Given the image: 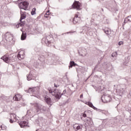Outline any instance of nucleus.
<instances>
[{"mask_svg": "<svg viewBox=\"0 0 131 131\" xmlns=\"http://www.w3.org/2000/svg\"><path fill=\"white\" fill-rule=\"evenodd\" d=\"M36 9L35 8H33V9L32 10V12H31V14H32V15H33L34 14H36Z\"/></svg>", "mask_w": 131, "mask_h": 131, "instance_id": "nucleus-20", "label": "nucleus"}, {"mask_svg": "<svg viewBox=\"0 0 131 131\" xmlns=\"http://www.w3.org/2000/svg\"><path fill=\"white\" fill-rule=\"evenodd\" d=\"M17 120L16 115L15 114H10V119H9V122L13 123L16 122Z\"/></svg>", "mask_w": 131, "mask_h": 131, "instance_id": "nucleus-8", "label": "nucleus"}, {"mask_svg": "<svg viewBox=\"0 0 131 131\" xmlns=\"http://www.w3.org/2000/svg\"><path fill=\"white\" fill-rule=\"evenodd\" d=\"M18 124L21 128H24L25 127H29V122L25 121H21L18 122Z\"/></svg>", "mask_w": 131, "mask_h": 131, "instance_id": "nucleus-7", "label": "nucleus"}, {"mask_svg": "<svg viewBox=\"0 0 131 131\" xmlns=\"http://www.w3.org/2000/svg\"><path fill=\"white\" fill-rule=\"evenodd\" d=\"M123 45V41H120L118 43L119 46H121V45Z\"/></svg>", "mask_w": 131, "mask_h": 131, "instance_id": "nucleus-28", "label": "nucleus"}, {"mask_svg": "<svg viewBox=\"0 0 131 131\" xmlns=\"http://www.w3.org/2000/svg\"><path fill=\"white\" fill-rule=\"evenodd\" d=\"M37 89H38V87H33L32 88H29L28 92L33 93L36 92Z\"/></svg>", "mask_w": 131, "mask_h": 131, "instance_id": "nucleus-14", "label": "nucleus"}, {"mask_svg": "<svg viewBox=\"0 0 131 131\" xmlns=\"http://www.w3.org/2000/svg\"><path fill=\"white\" fill-rule=\"evenodd\" d=\"M128 22H131V16H129L125 19V23H127Z\"/></svg>", "mask_w": 131, "mask_h": 131, "instance_id": "nucleus-18", "label": "nucleus"}, {"mask_svg": "<svg viewBox=\"0 0 131 131\" xmlns=\"http://www.w3.org/2000/svg\"><path fill=\"white\" fill-rule=\"evenodd\" d=\"M89 102H86L85 104H87V105H89Z\"/></svg>", "mask_w": 131, "mask_h": 131, "instance_id": "nucleus-34", "label": "nucleus"}, {"mask_svg": "<svg viewBox=\"0 0 131 131\" xmlns=\"http://www.w3.org/2000/svg\"><path fill=\"white\" fill-rule=\"evenodd\" d=\"M22 99V95L17 94L15 95L13 97V100L16 101H20Z\"/></svg>", "mask_w": 131, "mask_h": 131, "instance_id": "nucleus-11", "label": "nucleus"}, {"mask_svg": "<svg viewBox=\"0 0 131 131\" xmlns=\"http://www.w3.org/2000/svg\"><path fill=\"white\" fill-rule=\"evenodd\" d=\"M29 6V3L27 1L21 2L18 4L20 9L27 10Z\"/></svg>", "mask_w": 131, "mask_h": 131, "instance_id": "nucleus-5", "label": "nucleus"}, {"mask_svg": "<svg viewBox=\"0 0 131 131\" xmlns=\"http://www.w3.org/2000/svg\"><path fill=\"white\" fill-rule=\"evenodd\" d=\"M58 86H59V85L57 86V85H56V84H54V87L57 88Z\"/></svg>", "mask_w": 131, "mask_h": 131, "instance_id": "nucleus-33", "label": "nucleus"}, {"mask_svg": "<svg viewBox=\"0 0 131 131\" xmlns=\"http://www.w3.org/2000/svg\"><path fill=\"white\" fill-rule=\"evenodd\" d=\"M21 31L23 32L21 36V40H24L27 38V33L26 32L23 31L22 30H21Z\"/></svg>", "mask_w": 131, "mask_h": 131, "instance_id": "nucleus-13", "label": "nucleus"}, {"mask_svg": "<svg viewBox=\"0 0 131 131\" xmlns=\"http://www.w3.org/2000/svg\"><path fill=\"white\" fill-rule=\"evenodd\" d=\"M25 25V21H22V20H21L20 23H18L17 25H16V28H18L20 27H23Z\"/></svg>", "mask_w": 131, "mask_h": 131, "instance_id": "nucleus-16", "label": "nucleus"}, {"mask_svg": "<svg viewBox=\"0 0 131 131\" xmlns=\"http://www.w3.org/2000/svg\"><path fill=\"white\" fill-rule=\"evenodd\" d=\"M117 55H118V54H117V52H114V53H112V56L113 57H117Z\"/></svg>", "mask_w": 131, "mask_h": 131, "instance_id": "nucleus-25", "label": "nucleus"}, {"mask_svg": "<svg viewBox=\"0 0 131 131\" xmlns=\"http://www.w3.org/2000/svg\"><path fill=\"white\" fill-rule=\"evenodd\" d=\"M29 77H30V75H28V76H27V80H31V78H29Z\"/></svg>", "mask_w": 131, "mask_h": 131, "instance_id": "nucleus-31", "label": "nucleus"}, {"mask_svg": "<svg viewBox=\"0 0 131 131\" xmlns=\"http://www.w3.org/2000/svg\"><path fill=\"white\" fill-rule=\"evenodd\" d=\"M73 127L75 131H81L82 126L79 124H75L73 125Z\"/></svg>", "mask_w": 131, "mask_h": 131, "instance_id": "nucleus-10", "label": "nucleus"}, {"mask_svg": "<svg viewBox=\"0 0 131 131\" xmlns=\"http://www.w3.org/2000/svg\"><path fill=\"white\" fill-rule=\"evenodd\" d=\"M73 66H75V62L71 61L70 62V66H69V68H72Z\"/></svg>", "mask_w": 131, "mask_h": 131, "instance_id": "nucleus-23", "label": "nucleus"}, {"mask_svg": "<svg viewBox=\"0 0 131 131\" xmlns=\"http://www.w3.org/2000/svg\"><path fill=\"white\" fill-rule=\"evenodd\" d=\"M105 33L107 35H110V34H111V30H110V29H105Z\"/></svg>", "mask_w": 131, "mask_h": 131, "instance_id": "nucleus-19", "label": "nucleus"}, {"mask_svg": "<svg viewBox=\"0 0 131 131\" xmlns=\"http://www.w3.org/2000/svg\"><path fill=\"white\" fill-rule=\"evenodd\" d=\"M35 106L37 108V109L39 110L40 107L39 106V105H38V104H35Z\"/></svg>", "mask_w": 131, "mask_h": 131, "instance_id": "nucleus-26", "label": "nucleus"}, {"mask_svg": "<svg viewBox=\"0 0 131 131\" xmlns=\"http://www.w3.org/2000/svg\"><path fill=\"white\" fill-rule=\"evenodd\" d=\"M130 121H131V119H130Z\"/></svg>", "mask_w": 131, "mask_h": 131, "instance_id": "nucleus-35", "label": "nucleus"}, {"mask_svg": "<svg viewBox=\"0 0 131 131\" xmlns=\"http://www.w3.org/2000/svg\"><path fill=\"white\" fill-rule=\"evenodd\" d=\"M53 93L54 94H52V96H54V97L56 98V99H60L61 96L66 93V90H63L62 94H61L60 90L55 89L54 91H53Z\"/></svg>", "mask_w": 131, "mask_h": 131, "instance_id": "nucleus-1", "label": "nucleus"}, {"mask_svg": "<svg viewBox=\"0 0 131 131\" xmlns=\"http://www.w3.org/2000/svg\"><path fill=\"white\" fill-rule=\"evenodd\" d=\"M45 100L48 105H51V99L50 97H49L48 96H46L45 97Z\"/></svg>", "mask_w": 131, "mask_h": 131, "instance_id": "nucleus-15", "label": "nucleus"}, {"mask_svg": "<svg viewBox=\"0 0 131 131\" xmlns=\"http://www.w3.org/2000/svg\"><path fill=\"white\" fill-rule=\"evenodd\" d=\"M72 7L74 9L80 11L81 10V4L79 1H75L72 5Z\"/></svg>", "mask_w": 131, "mask_h": 131, "instance_id": "nucleus-4", "label": "nucleus"}, {"mask_svg": "<svg viewBox=\"0 0 131 131\" xmlns=\"http://www.w3.org/2000/svg\"><path fill=\"white\" fill-rule=\"evenodd\" d=\"M1 59H3L4 61L6 63H9L13 61V57H11L8 54L4 55L1 58Z\"/></svg>", "mask_w": 131, "mask_h": 131, "instance_id": "nucleus-2", "label": "nucleus"}, {"mask_svg": "<svg viewBox=\"0 0 131 131\" xmlns=\"http://www.w3.org/2000/svg\"><path fill=\"white\" fill-rule=\"evenodd\" d=\"M1 128H2V130H6L7 127V126H6L5 125H4V124L2 125L1 126Z\"/></svg>", "mask_w": 131, "mask_h": 131, "instance_id": "nucleus-24", "label": "nucleus"}, {"mask_svg": "<svg viewBox=\"0 0 131 131\" xmlns=\"http://www.w3.org/2000/svg\"><path fill=\"white\" fill-rule=\"evenodd\" d=\"M92 119L91 118H90V121H89V120H87V122L88 123V124L91 123L92 122Z\"/></svg>", "mask_w": 131, "mask_h": 131, "instance_id": "nucleus-29", "label": "nucleus"}, {"mask_svg": "<svg viewBox=\"0 0 131 131\" xmlns=\"http://www.w3.org/2000/svg\"><path fill=\"white\" fill-rule=\"evenodd\" d=\"M4 36L5 39L8 41H10L12 39V35L9 32H7L6 33H5Z\"/></svg>", "mask_w": 131, "mask_h": 131, "instance_id": "nucleus-9", "label": "nucleus"}, {"mask_svg": "<svg viewBox=\"0 0 131 131\" xmlns=\"http://www.w3.org/2000/svg\"><path fill=\"white\" fill-rule=\"evenodd\" d=\"M20 14H21V17L20 19V21H21L23 19H24L26 18V14L24 13H23L22 11H20Z\"/></svg>", "mask_w": 131, "mask_h": 131, "instance_id": "nucleus-17", "label": "nucleus"}, {"mask_svg": "<svg viewBox=\"0 0 131 131\" xmlns=\"http://www.w3.org/2000/svg\"><path fill=\"white\" fill-rule=\"evenodd\" d=\"M25 51L24 50L20 51L17 55V57L19 60H22L25 58Z\"/></svg>", "mask_w": 131, "mask_h": 131, "instance_id": "nucleus-6", "label": "nucleus"}, {"mask_svg": "<svg viewBox=\"0 0 131 131\" xmlns=\"http://www.w3.org/2000/svg\"><path fill=\"white\" fill-rule=\"evenodd\" d=\"M50 15V12L49 11H47L46 12V13L45 14V17H46V18H48V17H49Z\"/></svg>", "mask_w": 131, "mask_h": 131, "instance_id": "nucleus-22", "label": "nucleus"}, {"mask_svg": "<svg viewBox=\"0 0 131 131\" xmlns=\"http://www.w3.org/2000/svg\"><path fill=\"white\" fill-rule=\"evenodd\" d=\"M50 38H51V36H48L46 37L45 40V42L46 43V44L50 45L51 43V40H50Z\"/></svg>", "mask_w": 131, "mask_h": 131, "instance_id": "nucleus-12", "label": "nucleus"}, {"mask_svg": "<svg viewBox=\"0 0 131 131\" xmlns=\"http://www.w3.org/2000/svg\"><path fill=\"white\" fill-rule=\"evenodd\" d=\"M82 116H83V118H86V115L85 113V112H84V113L83 114Z\"/></svg>", "mask_w": 131, "mask_h": 131, "instance_id": "nucleus-30", "label": "nucleus"}, {"mask_svg": "<svg viewBox=\"0 0 131 131\" xmlns=\"http://www.w3.org/2000/svg\"><path fill=\"white\" fill-rule=\"evenodd\" d=\"M49 93L52 94H54V92H53L51 89H49Z\"/></svg>", "mask_w": 131, "mask_h": 131, "instance_id": "nucleus-27", "label": "nucleus"}, {"mask_svg": "<svg viewBox=\"0 0 131 131\" xmlns=\"http://www.w3.org/2000/svg\"><path fill=\"white\" fill-rule=\"evenodd\" d=\"M81 20V16L79 12H77L74 15V17L73 20V23L74 24H76L77 23H79Z\"/></svg>", "mask_w": 131, "mask_h": 131, "instance_id": "nucleus-3", "label": "nucleus"}, {"mask_svg": "<svg viewBox=\"0 0 131 131\" xmlns=\"http://www.w3.org/2000/svg\"><path fill=\"white\" fill-rule=\"evenodd\" d=\"M88 105L93 108V109H95V107H94V106L93 105V103L92 102H88Z\"/></svg>", "mask_w": 131, "mask_h": 131, "instance_id": "nucleus-21", "label": "nucleus"}, {"mask_svg": "<svg viewBox=\"0 0 131 131\" xmlns=\"http://www.w3.org/2000/svg\"><path fill=\"white\" fill-rule=\"evenodd\" d=\"M80 99H82L83 98V94L80 95Z\"/></svg>", "mask_w": 131, "mask_h": 131, "instance_id": "nucleus-32", "label": "nucleus"}]
</instances>
